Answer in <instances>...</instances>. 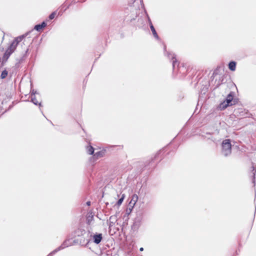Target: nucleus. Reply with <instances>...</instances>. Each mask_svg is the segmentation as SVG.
I'll return each instance as SVG.
<instances>
[{
  "instance_id": "nucleus-1",
  "label": "nucleus",
  "mask_w": 256,
  "mask_h": 256,
  "mask_svg": "<svg viewBox=\"0 0 256 256\" xmlns=\"http://www.w3.org/2000/svg\"><path fill=\"white\" fill-rule=\"evenodd\" d=\"M74 234L76 236H84V241L82 242L80 240V243H86L88 244L92 238V234H90V232H86L84 230L80 228H78L74 230Z\"/></svg>"
},
{
  "instance_id": "nucleus-2",
  "label": "nucleus",
  "mask_w": 256,
  "mask_h": 256,
  "mask_svg": "<svg viewBox=\"0 0 256 256\" xmlns=\"http://www.w3.org/2000/svg\"><path fill=\"white\" fill-rule=\"evenodd\" d=\"M222 154L224 156H229L232 153V144L230 139L223 140L222 144Z\"/></svg>"
},
{
  "instance_id": "nucleus-3",
  "label": "nucleus",
  "mask_w": 256,
  "mask_h": 256,
  "mask_svg": "<svg viewBox=\"0 0 256 256\" xmlns=\"http://www.w3.org/2000/svg\"><path fill=\"white\" fill-rule=\"evenodd\" d=\"M234 92H230V93L227 96L226 100L220 104L219 106L221 110H224L228 106H232L234 104V103L232 104V102L234 98Z\"/></svg>"
},
{
  "instance_id": "nucleus-4",
  "label": "nucleus",
  "mask_w": 256,
  "mask_h": 256,
  "mask_svg": "<svg viewBox=\"0 0 256 256\" xmlns=\"http://www.w3.org/2000/svg\"><path fill=\"white\" fill-rule=\"evenodd\" d=\"M167 56L170 59L171 58L172 60V67H173V69H174L175 68V66H176L178 64V61L176 58V55L172 53V52H166V54Z\"/></svg>"
},
{
  "instance_id": "nucleus-5",
  "label": "nucleus",
  "mask_w": 256,
  "mask_h": 256,
  "mask_svg": "<svg viewBox=\"0 0 256 256\" xmlns=\"http://www.w3.org/2000/svg\"><path fill=\"white\" fill-rule=\"evenodd\" d=\"M92 238L94 242L96 244H100L102 240V234L96 233L93 236L92 235Z\"/></svg>"
},
{
  "instance_id": "nucleus-6",
  "label": "nucleus",
  "mask_w": 256,
  "mask_h": 256,
  "mask_svg": "<svg viewBox=\"0 0 256 256\" xmlns=\"http://www.w3.org/2000/svg\"><path fill=\"white\" fill-rule=\"evenodd\" d=\"M118 220V218H117V215L116 214H114V215H112V216H110V219H109V222H108V226H109V227H111Z\"/></svg>"
},
{
  "instance_id": "nucleus-7",
  "label": "nucleus",
  "mask_w": 256,
  "mask_h": 256,
  "mask_svg": "<svg viewBox=\"0 0 256 256\" xmlns=\"http://www.w3.org/2000/svg\"><path fill=\"white\" fill-rule=\"evenodd\" d=\"M30 32H28L16 38L12 42H16V44L18 45V43L20 42L23 40V38H24L26 36H27Z\"/></svg>"
},
{
  "instance_id": "nucleus-8",
  "label": "nucleus",
  "mask_w": 256,
  "mask_h": 256,
  "mask_svg": "<svg viewBox=\"0 0 256 256\" xmlns=\"http://www.w3.org/2000/svg\"><path fill=\"white\" fill-rule=\"evenodd\" d=\"M46 26V24L45 22H43L41 24H36L34 26V29L38 32H40L42 28Z\"/></svg>"
},
{
  "instance_id": "nucleus-9",
  "label": "nucleus",
  "mask_w": 256,
  "mask_h": 256,
  "mask_svg": "<svg viewBox=\"0 0 256 256\" xmlns=\"http://www.w3.org/2000/svg\"><path fill=\"white\" fill-rule=\"evenodd\" d=\"M69 246H70V244L69 243V240H64L62 244L58 246L57 248V250L60 251L65 248L68 247Z\"/></svg>"
},
{
  "instance_id": "nucleus-10",
  "label": "nucleus",
  "mask_w": 256,
  "mask_h": 256,
  "mask_svg": "<svg viewBox=\"0 0 256 256\" xmlns=\"http://www.w3.org/2000/svg\"><path fill=\"white\" fill-rule=\"evenodd\" d=\"M94 220V215L92 213L89 214L86 217V223L88 225H91L93 224Z\"/></svg>"
},
{
  "instance_id": "nucleus-11",
  "label": "nucleus",
  "mask_w": 256,
  "mask_h": 256,
  "mask_svg": "<svg viewBox=\"0 0 256 256\" xmlns=\"http://www.w3.org/2000/svg\"><path fill=\"white\" fill-rule=\"evenodd\" d=\"M17 46L16 42H12L7 50L13 53L16 50Z\"/></svg>"
},
{
  "instance_id": "nucleus-12",
  "label": "nucleus",
  "mask_w": 256,
  "mask_h": 256,
  "mask_svg": "<svg viewBox=\"0 0 256 256\" xmlns=\"http://www.w3.org/2000/svg\"><path fill=\"white\" fill-rule=\"evenodd\" d=\"M236 62L234 61H232L228 64V68L232 71H234L236 70Z\"/></svg>"
},
{
  "instance_id": "nucleus-13",
  "label": "nucleus",
  "mask_w": 256,
  "mask_h": 256,
  "mask_svg": "<svg viewBox=\"0 0 256 256\" xmlns=\"http://www.w3.org/2000/svg\"><path fill=\"white\" fill-rule=\"evenodd\" d=\"M150 28L154 36L157 40H158L159 39L158 36L154 26L153 25L150 26Z\"/></svg>"
},
{
  "instance_id": "nucleus-14",
  "label": "nucleus",
  "mask_w": 256,
  "mask_h": 256,
  "mask_svg": "<svg viewBox=\"0 0 256 256\" xmlns=\"http://www.w3.org/2000/svg\"><path fill=\"white\" fill-rule=\"evenodd\" d=\"M104 154V152L98 151L94 154V156L96 158L102 157Z\"/></svg>"
},
{
  "instance_id": "nucleus-15",
  "label": "nucleus",
  "mask_w": 256,
  "mask_h": 256,
  "mask_svg": "<svg viewBox=\"0 0 256 256\" xmlns=\"http://www.w3.org/2000/svg\"><path fill=\"white\" fill-rule=\"evenodd\" d=\"M138 200V196L136 194H134L132 196V200L130 202V204L134 205Z\"/></svg>"
},
{
  "instance_id": "nucleus-16",
  "label": "nucleus",
  "mask_w": 256,
  "mask_h": 256,
  "mask_svg": "<svg viewBox=\"0 0 256 256\" xmlns=\"http://www.w3.org/2000/svg\"><path fill=\"white\" fill-rule=\"evenodd\" d=\"M86 151H87V152L89 154H94V148L92 146H88L86 148Z\"/></svg>"
},
{
  "instance_id": "nucleus-17",
  "label": "nucleus",
  "mask_w": 256,
  "mask_h": 256,
  "mask_svg": "<svg viewBox=\"0 0 256 256\" xmlns=\"http://www.w3.org/2000/svg\"><path fill=\"white\" fill-rule=\"evenodd\" d=\"M30 101L35 105L38 104L40 106H41V103H38V101L36 100V98L35 96H31Z\"/></svg>"
},
{
  "instance_id": "nucleus-18",
  "label": "nucleus",
  "mask_w": 256,
  "mask_h": 256,
  "mask_svg": "<svg viewBox=\"0 0 256 256\" xmlns=\"http://www.w3.org/2000/svg\"><path fill=\"white\" fill-rule=\"evenodd\" d=\"M124 198H125L124 194H122V195L121 198L117 202L116 204L118 205V206L121 205V204H122V202L124 201Z\"/></svg>"
},
{
  "instance_id": "nucleus-19",
  "label": "nucleus",
  "mask_w": 256,
  "mask_h": 256,
  "mask_svg": "<svg viewBox=\"0 0 256 256\" xmlns=\"http://www.w3.org/2000/svg\"><path fill=\"white\" fill-rule=\"evenodd\" d=\"M252 174H253L252 183L254 184V186L255 185V178H256L255 176H256V170L254 166H252Z\"/></svg>"
},
{
  "instance_id": "nucleus-20",
  "label": "nucleus",
  "mask_w": 256,
  "mask_h": 256,
  "mask_svg": "<svg viewBox=\"0 0 256 256\" xmlns=\"http://www.w3.org/2000/svg\"><path fill=\"white\" fill-rule=\"evenodd\" d=\"M12 54V52L6 50L4 54V58L8 59Z\"/></svg>"
},
{
  "instance_id": "nucleus-21",
  "label": "nucleus",
  "mask_w": 256,
  "mask_h": 256,
  "mask_svg": "<svg viewBox=\"0 0 256 256\" xmlns=\"http://www.w3.org/2000/svg\"><path fill=\"white\" fill-rule=\"evenodd\" d=\"M8 72L6 70H3L0 75L1 78L4 79V78H6V76H8Z\"/></svg>"
},
{
  "instance_id": "nucleus-22",
  "label": "nucleus",
  "mask_w": 256,
  "mask_h": 256,
  "mask_svg": "<svg viewBox=\"0 0 256 256\" xmlns=\"http://www.w3.org/2000/svg\"><path fill=\"white\" fill-rule=\"evenodd\" d=\"M58 250H57V248L54 250L52 252H50L49 254H48L46 256H52L54 254H56L57 252H58Z\"/></svg>"
},
{
  "instance_id": "nucleus-23",
  "label": "nucleus",
  "mask_w": 256,
  "mask_h": 256,
  "mask_svg": "<svg viewBox=\"0 0 256 256\" xmlns=\"http://www.w3.org/2000/svg\"><path fill=\"white\" fill-rule=\"evenodd\" d=\"M56 14V12H52L48 16L50 20H52L54 18Z\"/></svg>"
},
{
  "instance_id": "nucleus-24",
  "label": "nucleus",
  "mask_w": 256,
  "mask_h": 256,
  "mask_svg": "<svg viewBox=\"0 0 256 256\" xmlns=\"http://www.w3.org/2000/svg\"><path fill=\"white\" fill-rule=\"evenodd\" d=\"M146 16H147V18H148V22L150 26L153 25V24H152V22L151 20L150 19L148 14L146 12Z\"/></svg>"
},
{
  "instance_id": "nucleus-25",
  "label": "nucleus",
  "mask_w": 256,
  "mask_h": 256,
  "mask_svg": "<svg viewBox=\"0 0 256 256\" xmlns=\"http://www.w3.org/2000/svg\"><path fill=\"white\" fill-rule=\"evenodd\" d=\"M36 93V92L34 90H31V96H35V94Z\"/></svg>"
},
{
  "instance_id": "nucleus-26",
  "label": "nucleus",
  "mask_w": 256,
  "mask_h": 256,
  "mask_svg": "<svg viewBox=\"0 0 256 256\" xmlns=\"http://www.w3.org/2000/svg\"><path fill=\"white\" fill-rule=\"evenodd\" d=\"M90 204H91L90 202V201L87 202L86 203V205L88 206H90Z\"/></svg>"
},
{
  "instance_id": "nucleus-27",
  "label": "nucleus",
  "mask_w": 256,
  "mask_h": 256,
  "mask_svg": "<svg viewBox=\"0 0 256 256\" xmlns=\"http://www.w3.org/2000/svg\"><path fill=\"white\" fill-rule=\"evenodd\" d=\"M140 250L141 251V252L143 251L144 250V248H140Z\"/></svg>"
},
{
  "instance_id": "nucleus-28",
  "label": "nucleus",
  "mask_w": 256,
  "mask_h": 256,
  "mask_svg": "<svg viewBox=\"0 0 256 256\" xmlns=\"http://www.w3.org/2000/svg\"><path fill=\"white\" fill-rule=\"evenodd\" d=\"M28 48L26 50V52H28Z\"/></svg>"
},
{
  "instance_id": "nucleus-29",
  "label": "nucleus",
  "mask_w": 256,
  "mask_h": 256,
  "mask_svg": "<svg viewBox=\"0 0 256 256\" xmlns=\"http://www.w3.org/2000/svg\"><path fill=\"white\" fill-rule=\"evenodd\" d=\"M166 46H164V50H166Z\"/></svg>"
}]
</instances>
